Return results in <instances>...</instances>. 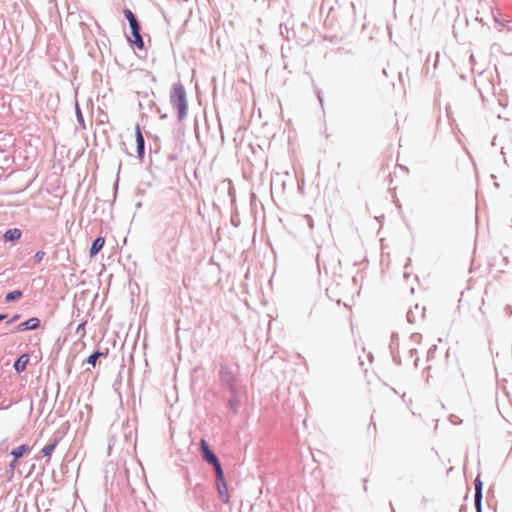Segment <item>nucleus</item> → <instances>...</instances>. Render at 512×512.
I'll list each match as a JSON object with an SVG mask.
<instances>
[{"label": "nucleus", "instance_id": "37998d69", "mask_svg": "<svg viewBox=\"0 0 512 512\" xmlns=\"http://www.w3.org/2000/svg\"><path fill=\"white\" fill-rule=\"evenodd\" d=\"M506 27H507L508 30H512V23L506 25Z\"/></svg>", "mask_w": 512, "mask_h": 512}, {"label": "nucleus", "instance_id": "412c9836", "mask_svg": "<svg viewBox=\"0 0 512 512\" xmlns=\"http://www.w3.org/2000/svg\"><path fill=\"white\" fill-rule=\"evenodd\" d=\"M135 138H136V142L145 140L139 124H137L135 127Z\"/></svg>", "mask_w": 512, "mask_h": 512}, {"label": "nucleus", "instance_id": "423d86ee", "mask_svg": "<svg viewBox=\"0 0 512 512\" xmlns=\"http://www.w3.org/2000/svg\"><path fill=\"white\" fill-rule=\"evenodd\" d=\"M474 505L476 512H482L483 482L478 475L474 480Z\"/></svg>", "mask_w": 512, "mask_h": 512}, {"label": "nucleus", "instance_id": "4468645a", "mask_svg": "<svg viewBox=\"0 0 512 512\" xmlns=\"http://www.w3.org/2000/svg\"><path fill=\"white\" fill-rule=\"evenodd\" d=\"M29 446L27 444H22L20 446H18L17 448L13 449L11 451V455L13 456V458L15 460H18L19 458H21L26 452L29 451Z\"/></svg>", "mask_w": 512, "mask_h": 512}, {"label": "nucleus", "instance_id": "4c0bfd02", "mask_svg": "<svg viewBox=\"0 0 512 512\" xmlns=\"http://www.w3.org/2000/svg\"><path fill=\"white\" fill-rule=\"evenodd\" d=\"M436 348H437L436 345H432V347H430L427 352L428 353L435 352Z\"/></svg>", "mask_w": 512, "mask_h": 512}, {"label": "nucleus", "instance_id": "de8ad7c7", "mask_svg": "<svg viewBox=\"0 0 512 512\" xmlns=\"http://www.w3.org/2000/svg\"><path fill=\"white\" fill-rule=\"evenodd\" d=\"M390 506H391L392 512H395V509H394V507H393L391 502H390Z\"/></svg>", "mask_w": 512, "mask_h": 512}, {"label": "nucleus", "instance_id": "f704fd0d", "mask_svg": "<svg viewBox=\"0 0 512 512\" xmlns=\"http://www.w3.org/2000/svg\"><path fill=\"white\" fill-rule=\"evenodd\" d=\"M317 98H318V100H319V102H320L321 106H323V102H324V101H323V97H322L321 91H318V92H317Z\"/></svg>", "mask_w": 512, "mask_h": 512}, {"label": "nucleus", "instance_id": "c03bdc74", "mask_svg": "<svg viewBox=\"0 0 512 512\" xmlns=\"http://www.w3.org/2000/svg\"><path fill=\"white\" fill-rule=\"evenodd\" d=\"M409 352H411V353L417 352V349H416V348H411V349L409 350Z\"/></svg>", "mask_w": 512, "mask_h": 512}, {"label": "nucleus", "instance_id": "79ce46f5", "mask_svg": "<svg viewBox=\"0 0 512 512\" xmlns=\"http://www.w3.org/2000/svg\"><path fill=\"white\" fill-rule=\"evenodd\" d=\"M460 512H466V507L465 506H461Z\"/></svg>", "mask_w": 512, "mask_h": 512}, {"label": "nucleus", "instance_id": "aec40b11", "mask_svg": "<svg viewBox=\"0 0 512 512\" xmlns=\"http://www.w3.org/2000/svg\"><path fill=\"white\" fill-rule=\"evenodd\" d=\"M136 152H137V157L140 160H143L144 156H145V140L136 142Z\"/></svg>", "mask_w": 512, "mask_h": 512}, {"label": "nucleus", "instance_id": "f8f14e48", "mask_svg": "<svg viewBox=\"0 0 512 512\" xmlns=\"http://www.w3.org/2000/svg\"><path fill=\"white\" fill-rule=\"evenodd\" d=\"M22 236V231L18 228H10L6 230L3 235V239L5 242H14L19 240Z\"/></svg>", "mask_w": 512, "mask_h": 512}, {"label": "nucleus", "instance_id": "6e6552de", "mask_svg": "<svg viewBox=\"0 0 512 512\" xmlns=\"http://www.w3.org/2000/svg\"><path fill=\"white\" fill-rule=\"evenodd\" d=\"M31 355L32 354H20L18 359H16V361L13 364V368L16 373L20 374L25 370L27 364L29 363Z\"/></svg>", "mask_w": 512, "mask_h": 512}, {"label": "nucleus", "instance_id": "1a4fd4ad", "mask_svg": "<svg viewBox=\"0 0 512 512\" xmlns=\"http://www.w3.org/2000/svg\"><path fill=\"white\" fill-rule=\"evenodd\" d=\"M40 326V319L37 317H31L28 320L21 322L17 326L18 331L33 330Z\"/></svg>", "mask_w": 512, "mask_h": 512}, {"label": "nucleus", "instance_id": "cd10ccee", "mask_svg": "<svg viewBox=\"0 0 512 512\" xmlns=\"http://www.w3.org/2000/svg\"><path fill=\"white\" fill-rule=\"evenodd\" d=\"M20 318L19 314L14 315L10 320L6 322V325H10L11 323L16 322Z\"/></svg>", "mask_w": 512, "mask_h": 512}, {"label": "nucleus", "instance_id": "9b49d317", "mask_svg": "<svg viewBox=\"0 0 512 512\" xmlns=\"http://www.w3.org/2000/svg\"><path fill=\"white\" fill-rule=\"evenodd\" d=\"M231 394V397L228 399V407L233 414H238L241 406L240 397L236 389L235 392H231Z\"/></svg>", "mask_w": 512, "mask_h": 512}, {"label": "nucleus", "instance_id": "a19ab883", "mask_svg": "<svg viewBox=\"0 0 512 512\" xmlns=\"http://www.w3.org/2000/svg\"><path fill=\"white\" fill-rule=\"evenodd\" d=\"M370 426H373V427H374V429H376V424H375V422L373 421V419L371 420V422H370V424H369V427H370Z\"/></svg>", "mask_w": 512, "mask_h": 512}, {"label": "nucleus", "instance_id": "dca6fc26", "mask_svg": "<svg viewBox=\"0 0 512 512\" xmlns=\"http://www.w3.org/2000/svg\"><path fill=\"white\" fill-rule=\"evenodd\" d=\"M418 311H419L418 304H416L413 309L408 310L406 317H407V321L410 324H413L417 321Z\"/></svg>", "mask_w": 512, "mask_h": 512}, {"label": "nucleus", "instance_id": "f03ea898", "mask_svg": "<svg viewBox=\"0 0 512 512\" xmlns=\"http://www.w3.org/2000/svg\"><path fill=\"white\" fill-rule=\"evenodd\" d=\"M215 472V484L219 495V498L224 504L230 503V495L228 492V484L225 478L223 467L214 470Z\"/></svg>", "mask_w": 512, "mask_h": 512}, {"label": "nucleus", "instance_id": "c756f323", "mask_svg": "<svg viewBox=\"0 0 512 512\" xmlns=\"http://www.w3.org/2000/svg\"><path fill=\"white\" fill-rule=\"evenodd\" d=\"M305 218H306V220H307V222H308V226H309V228H310V229H312V228H313V226H314V225H313V219H312L309 215H306V216H305Z\"/></svg>", "mask_w": 512, "mask_h": 512}, {"label": "nucleus", "instance_id": "ddd939ff", "mask_svg": "<svg viewBox=\"0 0 512 512\" xmlns=\"http://www.w3.org/2000/svg\"><path fill=\"white\" fill-rule=\"evenodd\" d=\"M59 444V438H53L50 443L45 445L41 450V455L43 457H50L57 445Z\"/></svg>", "mask_w": 512, "mask_h": 512}, {"label": "nucleus", "instance_id": "7c9ffc66", "mask_svg": "<svg viewBox=\"0 0 512 512\" xmlns=\"http://www.w3.org/2000/svg\"><path fill=\"white\" fill-rule=\"evenodd\" d=\"M157 112L160 114V119L168 118V115L166 113H163V111H161L159 107H157Z\"/></svg>", "mask_w": 512, "mask_h": 512}, {"label": "nucleus", "instance_id": "c85d7f7f", "mask_svg": "<svg viewBox=\"0 0 512 512\" xmlns=\"http://www.w3.org/2000/svg\"><path fill=\"white\" fill-rule=\"evenodd\" d=\"M16 462H17V460H15L14 458H13V460L10 462V464H9V471H10V472H13V471H14V469H15V467H16Z\"/></svg>", "mask_w": 512, "mask_h": 512}, {"label": "nucleus", "instance_id": "a878e982", "mask_svg": "<svg viewBox=\"0 0 512 512\" xmlns=\"http://www.w3.org/2000/svg\"><path fill=\"white\" fill-rule=\"evenodd\" d=\"M84 326H85V323L78 324L77 329H76V333L80 334L81 336H83L84 335Z\"/></svg>", "mask_w": 512, "mask_h": 512}, {"label": "nucleus", "instance_id": "58836bf2", "mask_svg": "<svg viewBox=\"0 0 512 512\" xmlns=\"http://www.w3.org/2000/svg\"><path fill=\"white\" fill-rule=\"evenodd\" d=\"M7 317V314H0V322Z\"/></svg>", "mask_w": 512, "mask_h": 512}, {"label": "nucleus", "instance_id": "a211bd4d", "mask_svg": "<svg viewBox=\"0 0 512 512\" xmlns=\"http://www.w3.org/2000/svg\"><path fill=\"white\" fill-rule=\"evenodd\" d=\"M123 14L127 21L129 22V26L139 23V20L137 19L136 15L128 8H125L123 10Z\"/></svg>", "mask_w": 512, "mask_h": 512}, {"label": "nucleus", "instance_id": "72a5a7b5", "mask_svg": "<svg viewBox=\"0 0 512 512\" xmlns=\"http://www.w3.org/2000/svg\"><path fill=\"white\" fill-rule=\"evenodd\" d=\"M505 312L509 316L512 314V307H511V305H506L505 306Z\"/></svg>", "mask_w": 512, "mask_h": 512}, {"label": "nucleus", "instance_id": "f257e3e1", "mask_svg": "<svg viewBox=\"0 0 512 512\" xmlns=\"http://www.w3.org/2000/svg\"><path fill=\"white\" fill-rule=\"evenodd\" d=\"M170 104L177 111V118L183 121L188 112L187 93L181 82H176L170 90Z\"/></svg>", "mask_w": 512, "mask_h": 512}, {"label": "nucleus", "instance_id": "6ab92c4d", "mask_svg": "<svg viewBox=\"0 0 512 512\" xmlns=\"http://www.w3.org/2000/svg\"><path fill=\"white\" fill-rule=\"evenodd\" d=\"M104 355L105 354H89V356L86 358V360H84L83 364H88V365H91L92 367H95L98 359Z\"/></svg>", "mask_w": 512, "mask_h": 512}, {"label": "nucleus", "instance_id": "9d476101", "mask_svg": "<svg viewBox=\"0 0 512 512\" xmlns=\"http://www.w3.org/2000/svg\"><path fill=\"white\" fill-rule=\"evenodd\" d=\"M105 244V238L103 236L96 237L89 249V255L91 258L95 257L103 248Z\"/></svg>", "mask_w": 512, "mask_h": 512}, {"label": "nucleus", "instance_id": "393cba45", "mask_svg": "<svg viewBox=\"0 0 512 512\" xmlns=\"http://www.w3.org/2000/svg\"><path fill=\"white\" fill-rule=\"evenodd\" d=\"M449 419L455 425L462 423V420L458 416L453 415V414L450 415Z\"/></svg>", "mask_w": 512, "mask_h": 512}, {"label": "nucleus", "instance_id": "a18cd8bd", "mask_svg": "<svg viewBox=\"0 0 512 512\" xmlns=\"http://www.w3.org/2000/svg\"><path fill=\"white\" fill-rule=\"evenodd\" d=\"M366 482H367V480H364V490L365 491L367 490Z\"/></svg>", "mask_w": 512, "mask_h": 512}, {"label": "nucleus", "instance_id": "473e14b6", "mask_svg": "<svg viewBox=\"0 0 512 512\" xmlns=\"http://www.w3.org/2000/svg\"><path fill=\"white\" fill-rule=\"evenodd\" d=\"M479 11H477L476 21L481 23L482 25H486V22L484 21L483 17L478 16Z\"/></svg>", "mask_w": 512, "mask_h": 512}, {"label": "nucleus", "instance_id": "09e8293b", "mask_svg": "<svg viewBox=\"0 0 512 512\" xmlns=\"http://www.w3.org/2000/svg\"><path fill=\"white\" fill-rule=\"evenodd\" d=\"M418 360H419L418 358H417V359H415V365H416V366L418 365Z\"/></svg>", "mask_w": 512, "mask_h": 512}, {"label": "nucleus", "instance_id": "b1692460", "mask_svg": "<svg viewBox=\"0 0 512 512\" xmlns=\"http://www.w3.org/2000/svg\"><path fill=\"white\" fill-rule=\"evenodd\" d=\"M44 256H45L44 251H37L34 255V260L36 262H41L43 260Z\"/></svg>", "mask_w": 512, "mask_h": 512}, {"label": "nucleus", "instance_id": "bb28decb", "mask_svg": "<svg viewBox=\"0 0 512 512\" xmlns=\"http://www.w3.org/2000/svg\"><path fill=\"white\" fill-rule=\"evenodd\" d=\"M422 336L419 334V333H413L411 335V339L414 341V342H417L419 343L420 340H421Z\"/></svg>", "mask_w": 512, "mask_h": 512}, {"label": "nucleus", "instance_id": "c9c22d12", "mask_svg": "<svg viewBox=\"0 0 512 512\" xmlns=\"http://www.w3.org/2000/svg\"><path fill=\"white\" fill-rule=\"evenodd\" d=\"M365 358L369 361V362H372L373 361V354H370V353H367V354H364Z\"/></svg>", "mask_w": 512, "mask_h": 512}, {"label": "nucleus", "instance_id": "20e7f679", "mask_svg": "<svg viewBox=\"0 0 512 512\" xmlns=\"http://www.w3.org/2000/svg\"><path fill=\"white\" fill-rule=\"evenodd\" d=\"M131 36H126L127 41L132 47H135L139 50H143L145 48V43L141 35V24L136 23L130 26Z\"/></svg>", "mask_w": 512, "mask_h": 512}, {"label": "nucleus", "instance_id": "5701e85b", "mask_svg": "<svg viewBox=\"0 0 512 512\" xmlns=\"http://www.w3.org/2000/svg\"><path fill=\"white\" fill-rule=\"evenodd\" d=\"M133 356H134V354H132V353H129V354L127 355V359L123 356V357H122V361H123V363H125L126 361H128L129 363H130V362H133ZM124 368H125V364H123V365H122V369H121V371H120V374L122 373V371L124 370Z\"/></svg>", "mask_w": 512, "mask_h": 512}, {"label": "nucleus", "instance_id": "7ed1b4c3", "mask_svg": "<svg viewBox=\"0 0 512 512\" xmlns=\"http://www.w3.org/2000/svg\"><path fill=\"white\" fill-rule=\"evenodd\" d=\"M200 446V454L202 459L211 465L214 470H217L222 467V464L217 457V455L213 452L208 442L202 438L199 443Z\"/></svg>", "mask_w": 512, "mask_h": 512}, {"label": "nucleus", "instance_id": "f3484780", "mask_svg": "<svg viewBox=\"0 0 512 512\" xmlns=\"http://www.w3.org/2000/svg\"><path fill=\"white\" fill-rule=\"evenodd\" d=\"M123 14L127 21L129 22V26L139 23V20L137 19L136 15L128 8H125L123 10Z\"/></svg>", "mask_w": 512, "mask_h": 512}, {"label": "nucleus", "instance_id": "49530a36", "mask_svg": "<svg viewBox=\"0 0 512 512\" xmlns=\"http://www.w3.org/2000/svg\"><path fill=\"white\" fill-rule=\"evenodd\" d=\"M231 222H232V224H233L234 226H238V225L236 224V221H234L233 219L231 220Z\"/></svg>", "mask_w": 512, "mask_h": 512}, {"label": "nucleus", "instance_id": "4be33fe9", "mask_svg": "<svg viewBox=\"0 0 512 512\" xmlns=\"http://www.w3.org/2000/svg\"><path fill=\"white\" fill-rule=\"evenodd\" d=\"M76 115H77V121L79 122V124L82 127H85V125H84V118H83V115H82L81 110L79 108V105L77 103H76Z\"/></svg>", "mask_w": 512, "mask_h": 512}, {"label": "nucleus", "instance_id": "ea45409f", "mask_svg": "<svg viewBox=\"0 0 512 512\" xmlns=\"http://www.w3.org/2000/svg\"><path fill=\"white\" fill-rule=\"evenodd\" d=\"M425 317V307L422 308L421 311V318L423 319Z\"/></svg>", "mask_w": 512, "mask_h": 512}, {"label": "nucleus", "instance_id": "e433bc0d", "mask_svg": "<svg viewBox=\"0 0 512 512\" xmlns=\"http://www.w3.org/2000/svg\"><path fill=\"white\" fill-rule=\"evenodd\" d=\"M392 355H393V361H394L395 363H398V364H399V363H400V360H398V358H399L398 356H399V355H396V354H392Z\"/></svg>", "mask_w": 512, "mask_h": 512}, {"label": "nucleus", "instance_id": "2eb2a0df", "mask_svg": "<svg viewBox=\"0 0 512 512\" xmlns=\"http://www.w3.org/2000/svg\"><path fill=\"white\" fill-rule=\"evenodd\" d=\"M22 296H23V292L21 290H13V291L8 292L5 295L4 301H5V303H10V302L20 299Z\"/></svg>", "mask_w": 512, "mask_h": 512}, {"label": "nucleus", "instance_id": "39448f33", "mask_svg": "<svg viewBox=\"0 0 512 512\" xmlns=\"http://www.w3.org/2000/svg\"><path fill=\"white\" fill-rule=\"evenodd\" d=\"M219 378L221 385L225 389L229 390L230 392H235L236 388L234 386V375L228 366L221 365Z\"/></svg>", "mask_w": 512, "mask_h": 512}, {"label": "nucleus", "instance_id": "0eeeda50", "mask_svg": "<svg viewBox=\"0 0 512 512\" xmlns=\"http://www.w3.org/2000/svg\"><path fill=\"white\" fill-rule=\"evenodd\" d=\"M491 15L493 18L494 23L496 24V28L501 31L502 28L506 27V25L512 23V20L504 18L498 9H494L493 7L490 8Z\"/></svg>", "mask_w": 512, "mask_h": 512}, {"label": "nucleus", "instance_id": "2f4dec72", "mask_svg": "<svg viewBox=\"0 0 512 512\" xmlns=\"http://www.w3.org/2000/svg\"><path fill=\"white\" fill-rule=\"evenodd\" d=\"M359 365L363 369L364 372H367V369L364 368V360L361 356L358 357Z\"/></svg>", "mask_w": 512, "mask_h": 512}]
</instances>
